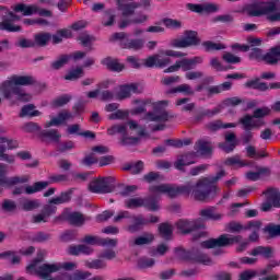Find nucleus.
Wrapping results in <instances>:
<instances>
[{
  "mask_svg": "<svg viewBox=\"0 0 280 280\" xmlns=\"http://www.w3.org/2000/svg\"><path fill=\"white\" fill-rule=\"evenodd\" d=\"M202 45H203L206 51H220V49H225L224 45L213 43L211 40L203 42Z\"/></svg>",
  "mask_w": 280,
  "mask_h": 280,
  "instance_id": "59",
  "label": "nucleus"
},
{
  "mask_svg": "<svg viewBox=\"0 0 280 280\" xmlns=\"http://www.w3.org/2000/svg\"><path fill=\"white\" fill-rule=\"evenodd\" d=\"M20 207L23 211H34V209H38V207H40V202H38L36 199H24L20 201Z\"/></svg>",
  "mask_w": 280,
  "mask_h": 280,
  "instance_id": "48",
  "label": "nucleus"
},
{
  "mask_svg": "<svg viewBox=\"0 0 280 280\" xmlns=\"http://www.w3.org/2000/svg\"><path fill=\"white\" fill-rule=\"evenodd\" d=\"M124 170L130 172V174H141V172H143V162L138 161L136 163L126 164Z\"/></svg>",
  "mask_w": 280,
  "mask_h": 280,
  "instance_id": "51",
  "label": "nucleus"
},
{
  "mask_svg": "<svg viewBox=\"0 0 280 280\" xmlns=\"http://www.w3.org/2000/svg\"><path fill=\"white\" fill-rule=\"evenodd\" d=\"M194 153H188L186 155H182L180 158H178L176 160V162L174 163L176 170L182 171L183 167L187 166V165H194V163H196L195 161H191V159H194Z\"/></svg>",
  "mask_w": 280,
  "mask_h": 280,
  "instance_id": "38",
  "label": "nucleus"
},
{
  "mask_svg": "<svg viewBox=\"0 0 280 280\" xmlns=\"http://www.w3.org/2000/svg\"><path fill=\"white\" fill-rule=\"evenodd\" d=\"M154 264H155V260L153 258L143 257L138 260V268H141V269L152 268V266H154Z\"/></svg>",
  "mask_w": 280,
  "mask_h": 280,
  "instance_id": "64",
  "label": "nucleus"
},
{
  "mask_svg": "<svg viewBox=\"0 0 280 280\" xmlns=\"http://www.w3.org/2000/svg\"><path fill=\"white\" fill-rule=\"evenodd\" d=\"M199 215H201L203 220H222V214L215 213L211 208L201 210Z\"/></svg>",
  "mask_w": 280,
  "mask_h": 280,
  "instance_id": "50",
  "label": "nucleus"
},
{
  "mask_svg": "<svg viewBox=\"0 0 280 280\" xmlns=\"http://www.w3.org/2000/svg\"><path fill=\"white\" fill-rule=\"evenodd\" d=\"M49 187V182H36L32 186H20L15 187L12 191L13 196H21L25 191L28 196L32 194H37V191H43V189H47Z\"/></svg>",
  "mask_w": 280,
  "mask_h": 280,
  "instance_id": "13",
  "label": "nucleus"
},
{
  "mask_svg": "<svg viewBox=\"0 0 280 280\" xmlns=\"http://www.w3.org/2000/svg\"><path fill=\"white\" fill-rule=\"evenodd\" d=\"M71 194H73L71 190L62 192L59 197L50 199L49 205H65L71 200Z\"/></svg>",
  "mask_w": 280,
  "mask_h": 280,
  "instance_id": "52",
  "label": "nucleus"
},
{
  "mask_svg": "<svg viewBox=\"0 0 280 280\" xmlns=\"http://www.w3.org/2000/svg\"><path fill=\"white\" fill-rule=\"evenodd\" d=\"M154 242V234L145 232L140 236L132 237L128 241L130 248H137V246H150Z\"/></svg>",
  "mask_w": 280,
  "mask_h": 280,
  "instance_id": "17",
  "label": "nucleus"
},
{
  "mask_svg": "<svg viewBox=\"0 0 280 280\" xmlns=\"http://www.w3.org/2000/svg\"><path fill=\"white\" fill-rule=\"evenodd\" d=\"M270 113H272V109L269 107L257 108L253 116L245 115L240 119V124H242L243 130H245L242 136L243 143H250V141H253V133L250 130H253V128H261V126H266V121H264L261 117H268Z\"/></svg>",
  "mask_w": 280,
  "mask_h": 280,
  "instance_id": "3",
  "label": "nucleus"
},
{
  "mask_svg": "<svg viewBox=\"0 0 280 280\" xmlns=\"http://www.w3.org/2000/svg\"><path fill=\"white\" fill-rule=\"evenodd\" d=\"M102 65L108 69V71H115L117 73L124 71L126 69V66L124 63H119V59H115L113 57H107L103 59Z\"/></svg>",
  "mask_w": 280,
  "mask_h": 280,
  "instance_id": "26",
  "label": "nucleus"
},
{
  "mask_svg": "<svg viewBox=\"0 0 280 280\" xmlns=\"http://www.w3.org/2000/svg\"><path fill=\"white\" fill-rule=\"evenodd\" d=\"M198 45H200V39L196 31H185L184 38L172 40V47L179 49H187V47H196Z\"/></svg>",
  "mask_w": 280,
  "mask_h": 280,
  "instance_id": "11",
  "label": "nucleus"
},
{
  "mask_svg": "<svg viewBox=\"0 0 280 280\" xmlns=\"http://www.w3.org/2000/svg\"><path fill=\"white\" fill-rule=\"evenodd\" d=\"M132 93H139V84L130 83L120 85L119 91L116 93L115 97L119 102H122V100H128Z\"/></svg>",
  "mask_w": 280,
  "mask_h": 280,
  "instance_id": "19",
  "label": "nucleus"
},
{
  "mask_svg": "<svg viewBox=\"0 0 280 280\" xmlns=\"http://www.w3.org/2000/svg\"><path fill=\"white\" fill-rule=\"evenodd\" d=\"M39 137H42V139H48L49 141H54L55 143H58L62 135H60V131H58V129H49V130H42L39 132Z\"/></svg>",
  "mask_w": 280,
  "mask_h": 280,
  "instance_id": "36",
  "label": "nucleus"
},
{
  "mask_svg": "<svg viewBox=\"0 0 280 280\" xmlns=\"http://www.w3.org/2000/svg\"><path fill=\"white\" fill-rule=\"evenodd\" d=\"M170 93H185V95H194L195 92L189 84H180L177 88H174Z\"/></svg>",
  "mask_w": 280,
  "mask_h": 280,
  "instance_id": "58",
  "label": "nucleus"
},
{
  "mask_svg": "<svg viewBox=\"0 0 280 280\" xmlns=\"http://www.w3.org/2000/svg\"><path fill=\"white\" fill-rule=\"evenodd\" d=\"M139 8H141V3L139 2H128L119 5V10L125 19H128V16H133L135 12Z\"/></svg>",
  "mask_w": 280,
  "mask_h": 280,
  "instance_id": "33",
  "label": "nucleus"
},
{
  "mask_svg": "<svg viewBox=\"0 0 280 280\" xmlns=\"http://www.w3.org/2000/svg\"><path fill=\"white\" fill-rule=\"evenodd\" d=\"M267 196V202L262 206V211H269L271 207H280V192L277 188H269L264 192Z\"/></svg>",
  "mask_w": 280,
  "mask_h": 280,
  "instance_id": "15",
  "label": "nucleus"
},
{
  "mask_svg": "<svg viewBox=\"0 0 280 280\" xmlns=\"http://www.w3.org/2000/svg\"><path fill=\"white\" fill-rule=\"evenodd\" d=\"M114 177H98L89 184V190L92 194H112L115 191Z\"/></svg>",
  "mask_w": 280,
  "mask_h": 280,
  "instance_id": "9",
  "label": "nucleus"
},
{
  "mask_svg": "<svg viewBox=\"0 0 280 280\" xmlns=\"http://www.w3.org/2000/svg\"><path fill=\"white\" fill-rule=\"evenodd\" d=\"M131 222L132 224L128 225L127 228L129 233H137L138 231H141V226L148 225V221H145V218H143L141 214L137 217L131 215Z\"/></svg>",
  "mask_w": 280,
  "mask_h": 280,
  "instance_id": "29",
  "label": "nucleus"
},
{
  "mask_svg": "<svg viewBox=\"0 0 280 280\" xmlns=\"http://www.w3.org/2000/svg\"><path fill=\"white\" fill-rule=\"evenodd\" d=\"M1 211H3V213H14V211H16V201L4 199L1 203Z\"/></svg>",
  "mask_w": 280,
  "mask_h": 280,
  "instance_id": "53",
  "label": "nucleus"
},
{
  "mask_svg": "<svg viewBox=\"0 0 280 280\" xmlns=\"http://www.w3.org/2000/svg\"><path fill=\"white\" fill-rule=\"evenodd\" d=\"M245 86L247 89H254L255 91H261V92H266L270 89V86H268V83L261 82L259 78L247 81L245 83Z\"/></svg>",
  "mask_w": 280,
  "mask_h": 280,
  "instance_id": "37",
  "label": "nucleus"
},
{
  "mask_svg": "<svg viewBox=\"0 0 280 280\" xmlns=\"http://www.w3.org/2000/svg\"><path fill=\"white\" fill-rule=\"evenodd\" d=\"M122 135V143H137L139 141V138L135 137H128V133H126V126L125 125H114L110 128L107 129V135Z\"/></svg>",
  "mask_w": 280,
  "mask_h": 280,
  "instance_id": "20",
  "label": "nucleus"
},
{
  "mask_svg": "<svg viewBox=\"0 0 280 280\" xmlns=\"http://www.w3.org/2000/svg\"><path fill=\"white\" fill-rule=\"evenodd\" d=\"M24 183H30V176H14L11 178H1L0 179V191H3L5 187H11L12 185H23Z\"/></svg>",
  "mask_w": 280,
  "mask_h": 280,
  "instance_id": "24",
  "label": "nucleus"
},
{
  "mask_svg": "<svg viewBox=\"0 0 280 280\" xmlns=\"http://www.w3.org/2000/svg\"><path fill=\"white\" fill-rule=\"evenodd\" d=\"M192 261H196L197 264H203V266H211V264H213V260H211L206 254L196 248L194 249Z\"/></svg>",
  "mask_w": 280,
  "mask_h": 280,
  "instance_id": "42",
  "label": "nucleus"
},
{
  "mask_svg": "<svg viewBox=\"0 0 280 280\" xmlns=\"http://www.w3.org/2000/svg\"><path fill=\"white\" fill-rule=\"evenodd\" d=\"M5 132L4 129H0V135ZM19 148V142L16 140L8 139L5 137H0V161H5V163H14V155L7 154V150H14Z\"/></svg>",
  "mask_w": 280,
  "mask_h": 280,
  "instance_id": "10",
  "label": "nucleus"
},
{
  "mask_svg": "<svg viewBox=\"0 0 280 280\" xmlns=\"http://www.w3.org/2000/svg\"><path fill=\"white\" fill-rule=\"evenodd\" d=\"M235 126H237L234 122H228L224 124L222 122V120H214L212 122H209L208 125H206V128L208 130H210V132H218V130H222V128L226 129V128H235Z\"/></svg>",
  "mask_w": 280,
  "mask_h": 280,
  "instance_id": "35",
  "label": "nucleus"
},
{
  "mask_svg": "<svg viewBox=\"0 0 280 280\" xmlns=\"http://www.w3.org/2000/svg\"><path fill=\"white\" fill-rule=\"evenodd\" d=\"M159 233L162 240L170 241L172 235H174V228L170 223H161L159 225Z\"/></svg>",
  "mask_w": 280,
  "mask_h": 280,
  "instance_id": "39",
  "label": "nucleus"
},
{
  "mask_svg": "<svg viewBox=\"0 0 280 280\" xmlns=\"http://www.w3.org/2000/svg\"><path fill=\"white\" fill-rule=\"evenodd\" d=\"M270 174V168H266V167H258L257 172H248L246 173V179L247 180H259V178H261V176H266Z\"/></svg>",
  "mask_w": 280,
  "mask_h": 280,
  "instance_id": "45",
  "label": "nucleus"
},
{
  "mask_svg": "<svg viewBox=\"0 0 280 280\" xmlns=\"http://www.w3.org/2000/svg\"><path fill=\"white\" fill-rule=\"evenodd\" d=\"M226 176V171L222 170L217 173L215 176L203 177L199 179L196 184L188 182L184 185L176 186L174 184H161L160 186L151 187V191L160 194H166L168 198H178V196H189L191 194L192 198L199 202H205L209 199V196L213 191H220V188L215 186V183L222 180Z\"/></svg>",
  "mask_w": 280,
  "mask_h": 280,
  "instance_id": "1",
  "label": "nucleus"
},
{
  "mask_svg": "<svg viewBox=\"0 0 280 280\" xmlns=\"http://www.w3.org/2000/svg\"><path fill=\"white\" fill-rule=\"evenodd\" d=\"M84 77V69L78 67L77 69L70 70L66 75L65 80L73 81L80 80V78Z\"/></svg>",
  "mask_w": 280,
  "mask_h": 280,
  "instance_id": "54",
  "label": "nucleus"
},
{
  "mask_svg": "<svg viewBox=\"0 0 280 280\" xmlns=\"http://www.w3.org/2000/svg\"><path fill=\"white\" fill-rule=\"evenodd\" d=\"M57 207L54 205H46L43 210L42 213L35 214L32 217L31 222H33V224H40V223H46L49 222V218H51V215L56 214L57 211Z\"/></svg>",
  "mask_w": 280,
  "mask_h": 280,
  "instance_id": "14",
  "label": "nucleus"
},
{
  "mask_svg": "<svg viewBox=\"0 0 280 280\" xmlns=\"http://www.w3.org/2000/svg\"><path fill=\"white\" fill-rule=\"evenodd\" d=\"M86 266L94 270H104V268H106V261L102 259H95L90 262H86Z\"/></svg>",
  "mask_w": 280,
  "mask_h": 280,
  "instance_id": "61",
  "label": "nucleus"
},
{
  "mask_svg": "<svg viewBox=\"0 0 280 280\" xmlns=\"http://www.w3.org/2000/svg\"><path fill=\"white\" fill-rule=\"evenodd\" d=\"M69 60H71V56L60 55L57 60L50 63V69H52V71H60L62 67L69 65Z\"/></svg>",
  "mask_w": 280,
  "mask_h": 280,
  "instance_id": "40",
  "label": "nucleus"
},
{
  "mask_svg": "<svg viewBox=\"0 0 280 280\" xmlns=\"http://www.w3.org/2000/svg\"><path fill=\"white\" fill-rule=\"evenodd\" d=\"M14 21H21V16L14 14L12 11H7L0 22V30L2 32H21V26L14 25Z\"/></svg>",
  "mask_w": 280,
  "mask_h": 280,
  "instance_id": "12",
  "label": "nucleus"
},
{
  "mask_svg": "<svg viewBox=\"0 0 280 280\" xmlns=\"http://www.w3.org/2000/svg\"><path fill=\"white\" fill-rule=\"evenodd\" d=\"M184 113H194L196 121H200L203 117H215L221 112L220 107H214L213 109H207L203 112H197L194 106H185L182 109Z\"/></svg>",
  "mask_w": 280,
  "mask_h": 280,
  "instance_id": "16",
  "label": "nucleus"
},
{
  "mask_svg": "<svg viewBox=\"0 0 280 280\" xmlns=\"http://www.w3.org/2000/svg\"><path fill=\"white\" fill-rule=\"evenodd\" d=\"M51 40V33L40 32L34 35V47H47Z\"/></svg>",
  "mask_w": 280,
  "mask_h": 280,
  "instance_id": "32",
  "label": "nucleus"
},
{
  "mask_svg": "<svg viewBox=\"0 0 280 280\" xmlns=\"http://www.w3.org/2000/svg\"><path fill=\"white\" fill-rule=\"evenodd\" d=\"M105 110L106 113H109V115H107V119L110 121L128 119L130 115L128 110L119 109L117 106H107L105 107Z\"/></svg>",
  "mask_w": 280,
  "mask_h": 280,
  "instance_id": "22",
  "label": "nucleus"
},
{
  "mask_svg": "<svg viewBox=\"0 0 280 280\" xmlns=\"http://www.w3.org/2000/svg\"><path fill=\"white\" fill-rule=\"evenodd\" d=\"M66 220L73 226H82V224H84V214L80 212H70L67 214Z\"/></svg>",
  "mask_w": 280,
  "mask_h": 280,
  "instance_id": "41",
  "label": "nucleus"
},
{
  "mask_svg": "<svg viewBox=\"0 0 280 280\" xmlns=\"http://www.w3.org/2000/svg\"><path fill=\"white\" fill-rule=\"evenodd\" d=\"M15 12H21L23 16H32V14L38 13V5L31 4L27 5L25 3H18L13 7Z\"/></svg>",
  "mask_w": 280,
  "mask_h": 280,
  "instance_id": "30",
  "label": "nucleus"
},
{
  "mask_svg": "<svg viewBox=\"0 0 280 280\" xmlns=\"http://www.w3.org/2000/svg\"><path fill=\"white\" fill-rule=\"evenodd\" d=\"M246 11L248 16H264L266 14H272V12H280V0L254 3Z\"/></svg>",
  "mask_w": 280,
  "mask_h": 280,
  "instance_id": "7",
  "label": "nucleus"
},
{
  "mask_svg": "<svg viewBox=\"0 0 280 280\" xmlns=\"http://www.w3.org/2000/svg\"><path fill=\"white\" fill-rule=\"evenodd\" d=\"M196 248H192L191 250H185L183 247L175 248V255L178 257V259H182L183 261H194V250Z\"/></svg>",
  "mask_w": 280,
  "mask_h": 280,
  "instance_id": "44",
  "label": "nucleus"
},
{
  "mask_svg": "<svg viewBox=\"0 0 280 280\" xmlns=\"http://www.w3.org/2000/svg\"><path fill=\"white\" fill-rule=\"evenodd\" d=\"M259 104H261V102L257 101V100H252L248 101L246 98H242V97H230V98H225L223 101V106H259Z\"/></svg>",
  "mask_w": 280,
  "mask_h": 280,
  "instance_id": "23",
  "label": "nucleus"
},
{
  "mask_svg": "<svg viewBox=\"0 0 280 280\" xmlns=\"http://www.w3.org/2000/svg\"><path fill=\"white\" fill-rule=\"evenodd\" d=\"M160 185H153L150 186L149 191L152 194L148 198H144V208L149 209V211H159V201L161 200V197H159V194H165L161 191H152V187H159Z\"/></svg>",
  "mask_w": 280,
  "mask_h": 280,
  "instance_id": "18",
  "label": "nucleus"
},
{
  "mask_svg": "<svg viewBox=\"0 0 280 280\" xmlns=\"http://www.w3.org/2000/svg\"><path fill=\"white\" fill-rule=\"evenodd\" d=\"M132 115H139L144 121H158V124H163L170 119V114L161 106L154 107L153 110H148L145 107L140 106L132 110Z\"/></svg>",
  "mask_w": 280,
  "mask_h": 280,
  "instance_id": "6",
  "label": "nucleus"
},
{
  "mask_svg": "<svg viewBox=\"0 0 280 280\" xmlns=\"http://www.w3.org/2000/svg\"><path fill=\"white\" fill-rule=\"evenodd\" d=\"M280 46L272 47L269 51L262 56V62L266 65H279Z\"/></svg>",
  "mask_w": 280,
  "mask_h": 280,
  "instance_id": "27",
  "label": "nucleus"
},
{
  "mask_svg": "<svg viewBox=\"0 0 280 280\" xmlns=\"http://www.w3.org/2000/svg\"><path fill=\"white\" fill-rule=\"evenodd\" d=\"M78 40H80L83 47H89V51H93V43H95V37L86 33L79 35Z\"/></svg>",
  "mask_w": 280,
  "mask_h": 280,
  "instance_id": "47",
  "label": "nucleus"
},
{
  "mask_svg": "<svg viewBox=\"0 0 280 280\" xmlns=\"http://www.w3.org/2000/svg\"><path fill=\"white\" fill-rule=\"evenodd\" d=\"M250 255H253V257L260 255L265 259H272V257H275V248L270 246H258L252 250Z\"/></svg>",
  "mask_w": 280,
  "mask_h": 280,
  "instance_id": "31",
  "label": "nucleus"
},
{
  "mask_svg": "<svg viewBox=\"0 0 280 280\" xmlns=\"http://www.w3.org/2000/svg\"><path fill=\"white\" fill-rule=\"evenodd\" d=\"M195 150L201 154V156H209L213 152V145L209 141L199 140L195 144Z\"/></svg>",
  "mask_w": 280,
  "mask_h": 280,
  "instance_id": "34",
  "label": "nucleus"
},
{
  "mask_svg": "<svg viewBox=\"0 0 280 280\" xmlns=\"http://www.w3.org/2000/svg\"><path fill=\"white\" fill-rule=\"evenodd\" d=\"M242 242V235L233 236L231 234H222L218 238H209L201 242L202 248H222L224 246H233V244H240Z\"/></svg>",
  "mask_w": 280,
  "mask_h": 280,
  "instance_id": "8",
  "label": "nucleus"
},
{
  "mask_svg": "<svg viewBox=\"0 0 280 280\" xmlns=\"http://www.w3.org/2000/svg\"><path fill=\"white\" fill-rule=\"evenodd\" d=\"M197 65H202V57L184 58L179 60V67L183 71H191Z\"/></svg>",
  "mask_w": 280,
  "mask_h": 280,
  "instance_id": "28",
  "label": "nucleus"
},
{
  "mask_svg": "<svg viewBox=\"0 0 280 280\" xmlns=\"http://www.w3.org/2000/svg\"><path fill=\"white\" fill-rule=\"evenodd\" d=\"M26 272L28 275H37L40 279H51L54 272H59L58 262H43V258L35 259L31 265L26 267Z\"/></svg>",
  "mask_w": 280,
  "mask_h": 280,
  "instance_id": "5",
  "label": "nucleus"
},
{
  "mask_svg": "<svg viewBox=\"0 0 280 280\" xmlns=\"http://www.w3.org/2000/svg\"><path fill=\"white\" fill-rule=\"evenodd\" d=\"M35 82L36 79L32 75H12L0 84V93L10 104H27L33 96L21 86H32Z\"/></svg>",
  "mask_w": 280,
  "mask_h": 280,
  "instance_id": "2",
  "label": "nucleus"
},
{
  "mask_svg": "<svg viewBox=\"0 0 280 280\" xmlns=\"http://www.w3.org/2000/svg\"><path fill=\"white\" fill-rule=\"evenodd\" d=\"M133 104L137 106H167L170 104V101H159L154 102L152 98H143V100H135Z\"/></svg>",
  "mask_w": 280,
  "mask_h": 280,
  "instance_id": "43",
  "label": "nucleus"
},
{
  "mask_svg": "<svg viewBox=\"0 0 280 280\" xmlns=\"http://www.w3.org/2000/svg\"><path fill=\"white\" fill-rule=\"evenodd\" d=\"M162 23L167 30H180L183 27V22L170 18L162 19Z\"/></svg>",
  "mask_w": 280,
  "mask_h": 280,
  "instance_id": "55",
  "label": "nucleus"
},
{
  "mask_svg": "<svg viewBox=\"0 0 280 280\" xmlns=\"http://www.w3.org/2000/svg\"><path fill=\"white\" fill-rule=\"evenodd\" d=\"M143 39H130L127 44H125V49H133V51H139L143 49L144 45Z\"/></svg>",
  "mask_w": 280,
  "mask_h": 280,
  "instance_id": "56",
  "label": "nucleus"
},
{
  "mask_svg": "<svg viewBox=\"0 0 280 280\" xmlns=\"http://www.w3.org/2000/svg\"><path fill=\"white\" fill-rule=\"evenodd\" d=\"M23 132H40V127L36 122H26L22 127Z\"/></svg>",
  "mask_w": 280,
  "mask_h": 280,
  "instance_id": "60",
  "label": "nucleus"
},
{
  "mask_svg": "<svg viewBox=\"0 0 280 280\" xmlns=\"http://www.w3.org/2000/svg\"><path fill=\"white\" fill-rule=\"evenodd\" d=\"M73 119V114L69 112H61L56 117H52L49 121L45 122V128H51V126H62L65 121Z\"/></svg>",
  "mask_w": 280,
  "mask_h": 280,
  "instance_id": "25",
  "label": "nucleus"
},
{
  "mask_svg": "<svg viewBox=\"0 0 280 280\" xmlns=\"http://www.w3.org/2000/svg\"><path fill=\"white\" fill-rule=\"evenodd\" d=\"M198 222L199 220L189 221V220L182 219L177 221L176 228L178 229V231H180V233H184L185 235H187V233H191L192 231H196V229H202V224Z\"/></svg>",
  "mask_w": 280,
  "mask_h": 280,
  "instance_id": "21",
  "label": "nucleus"
},
{
  "mask_svg": "<svg viewBox=\"0 0 280 280\" xmlns=\"http://www.w3.org/2000/svg\"><path fill=\"white\" fill-rule=\"evenodd\" d=\"M40 110L36 109L35 106H24L20 113V117H40Z\"/></svg>",
  "mask_w": 280,
  "mask_h": 280,
  "instance_id": "49",
  "label": "nucleus"
},
{
  "mask_svg": "<svg viewBox=\"0 0 280 280\" xmlns=\"http://www.w3.org/2000/svg\"><path fill=\"white\" fill-rule=\"evenodd\" d=\"M49 240H51V234L47 232H37L32 236V242H37L38 244L49 242Z\"/></svg>",
  "mask_w": 280,
  "mask_h": 280,
  "instance_id": "57",
  "label": "nucleus"
},
{
  "mask_svg": "<svg viewBox=\"0 0 280 280\" xmlns=\"http://www.w3.org/2000/svg\"><path fill=\"white\" fill-rule=\"evenodd\" d=\"M138 187L136 185L132 186H121L119 190V195L124 198H127L128 196H132L135 191H137Z\"/></svg>",
  "mask_w": 280,
  "mask_h": 280,
  "instance_id": "62",
  "label": "nucleus"
},
{
  "mask_svg": "<svg viewBox=\"0 0 280 280\" xmlns=\"http://www.w3.org/2000/svg\"><path fill=\"white\" fill-rule=\"evenodd\" d=\"M145 199L141 197L130 198L125 200V207L127 209H139L141 207H144Z\"/></svg>",
  "mask_w": 280,
  "mask_h": 280,
  "instance_id": "46",
  "label": "nucleus"
},
{
  "mask_svg": "<svg viewBox=\"0 0 280 280\" xmlns=\"http://www.w3.org/2000/svg\"><path fill=\"white\" fill-rule=\"evenodd\" d=\"M265 231L270 235V237H279L280 225L269 224L265 228Z\"/></svg>",
  "mask_w": 280,
  "mask_h": 280,
  "instance_id": "63",
  "label": "nucleus"
},
{
  "mask_svg": "<svg viewBox=\"0 0 280 280\" xmlns=\"http://www.w3.org/2000/svg\"><path fill=\"white\" fill-rule=\"evenodd\" d=\"M161 56H168L166 58H161ZM186 52H180L176 50H160V54L152 55L144 60V66L149 69L158 67V69H165L168 65H172L171 58H185ZM171 57V58H170Z\"/></svg>",
  "mask_w": 280,
  "mask_h": 280,
  "instance_id": "4",
  "label": "nucleus"
}]
</instances>
